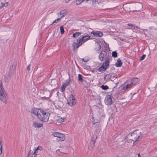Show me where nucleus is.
<instances>
[{
  "label": "nucleus",
  "instance_id": "obj_1",
  "mask_svg": "<svg viewBox=\"0 0 157 157\" xmlns=\"http://www.w3.org/2000/svg\"><path fill=\"white\" fill-rule=\"evenodd\" d=\"M141 134V132H140L138 130H136L129 133L127 137H129L130 136H131L132 138L130 139V140L133 141V144H134L140 138Z\"/></svg>",
  "mask_w": 157,
  "mask_h": 157
},
{
  "label": "nucleus",
  "instance_id": "obj_2",
  "mask_svg": "<svg viewBox=\"0 0 157 157\" xmlns=\"http://www.w3.org/2000/svg\"><path fill=\"white\" fill-rule=\"evenodd\" d=\"M50 115L49 113L40 110L39 114L38 115V117L42 122H45L48 121Z\"/></svg>",
  "mask_w": 157,
  "mask_h": 157
},
{
  "label": "nucleus",
  "instance_id": "obj_3",
  "mask_svg": "<svg viewBox=\"0 0 157 157\" xmlns=\"http://www.w3.org/2000/svg\"><path fill=\"white\" fill-rule=\"evenodd\" d=\"M110 54V52L106 49H105L103 51H101L99 55V59L101 61H103L105 58V61H109L110 59L109 58V55Z\"/></svg>",
  "mask_w": 157,
  "mask_h": 157
},
{
  "label": "nucleus",
  "instance_id": "obj_4",
  "mask_svg": "<svg viewBox=\"0 0 157 157\" xmlns=\"http://www.w3.org/2000/svg\"><path fill=\"white\" fill-rule=\"evenodd\" d=\"M0 100L5 103H6L7 100L6 93L3 87L2 82L0 81Z\"/></svg>",
  "mask_w": 157,
  "mask_h": 157
},
{
  "label": "nucleus",
  "instance_id": "obj_5",
  "mask_svg": "<svg viewBox=\"0 0 157 157\" xmlns=\"http://www.w3.org/2000/svg\"><path fill=\"white\" fill-rule=\"evenodd\" d=\"M109 61H105L103 63L101 66L98 68V71L100 72L105 71L106 69L109 66Z\"/></svg>",
  "mask_w": 157,
  "mask_h": 157
},
{
  "label": "nucleus",
  "instance_id": "obj_6",
  "mask_svg": "<svg viewBox=\"0 0 157 157\" xmlns=\"http://www.w3.org/2000/svg\"><path fill=\"white\" fill-rule=\"evenodd\" d=\"M97 138V136L96 135H92L90 142L88 146V147L89 149H91L94 147L95 141Z\"/></svg>",
  "mask_w": 157,
  "mask_h": 157
},
{
  "label": "nucleus",
  "instance_id": "obj_7",
  "mask_svg": "<svg viewBox=\"0 0 157 157\" xmlns=\"http://www.w3.org/2000/svg\"><path fill=\"white\" fill-rule=\"evenodd\" d=\"M112 96L109 95H107L104 100L105 104L107 105H109L113 103V102L112 100Z\"/></svg>",
  "mask_w": 157,
  "mask_h": 157
},
{
  "label": "nucleus",
  "instance_id": "obj_8",
  "mask_svg": "<svg viewBox=\"0 0 157 157\" xmlns=\"http://www.w3.org/2000/svg\"><path fill=\"white\" fill-rule=\"evenodd\" d=\"M91 39H92L90 38V36L86 35L85 36H83L79 40H80V42L83 43Z\"/></svg>",
  "mask_w": 157,
  "mask_h": 157
},
{
  "label": "nucleus",
  "instance_id": "obj_9",
  "mask_svg": "<svg viewBox=\"0 0 157 157\" xmlns=\"http://www.w3.org/2000/svg\"><path fill=\"white\" fill-rule=\"evenodd\" d=\"M82 44V43L80 42V40H79L78 42V43L73 42L72 46L73 47V50H75L76 49L78 48L79 46L81 45Z\"/></svg>",
  "mask_w": 157,
  "mask_h": 157
},
{
  "label": "nucleus",
  "instance_id": "obj_10",
  "mask_svg": "<svg viewBox=\"0 0 157 157\" xmlns=\"http://www.w3.org/2000/svg\"><path fill=\"white\" fill-rule=\"evenodd\" d=\"M91 34H93L94 36L98 37H101L103 35V33L99 31H93L91 32Z\"/></svg>",
  "mask_w": 157,
  "mask_h": 157
},
{
  "label": "nucleus",
  "instance_id": "obj_11",
  "mask_svg": "<svg viewBox=\"0 0 157 157\" xmlns=\"http://www.w3.org/2000/svg\"><path fill=\"white\" fill-rule=\"evenodd\" d=\"M33 126L35 128H40L43 126V124L38 123L36 121H34L33 124Z\"/></svg>",
  "mask_w": 157,
  "mask_h": 157
},
{
  "label": "nucleus",
  "instance_id": "obj_12",
  "mask_svg": "<svg viewBox=\"0 0 157 157\" xmlns=\"http://www.w3.org/2000/svg\"><path fill=\"white\" fill-rule=\"evenodd\" d=\"M67 13V11L66 9L61 10L59 13H58V14H59L60 15H62L60 17L62 18V17L65 16Z\"/></svg>",
  "mask_w": 157,
  "mask_h": 157
},
{
  "label": "nucleus",
  "instance_id": "obj_13",
  "mask_svg": "<svg viewBox=\"0 0 157 157\" xmlns=\"http://www.w3.org/2000/svg\"><path fill=\"white\" fill-rule=\"evenodd\" d=\"M39 110H38L36 108H34L31 111L32 113L34 114V115L37 116L39 114L40 111Z\"/></svg>",
  "mask_w": 157,
  "mask_h": 157
},
{
  "label": "nucleus",
  "instance_id": "obj_14",
  "mask_svg": "<svg viewBox=\"0 0 157 157\" xmlns=\"http://www.w3.org/2000/svg\"><path fill=\"white\" fill-rule=\"evenodd\" d=\"M111 74H109L106 75H105L104 78V80L106 82H107L109 81V80L110 79V78L111 77Z\"/></svg>",
  "mask_w": 157,
  "mask_h": 157
},
{
  "label": "nucleus",
  "instance_id": "obj_15",
  "mask_svg": "<svg viewBox=\"0 0 157 157\" xmlns=\"http://www.w3.org/2000/svg\"><path fill=\"white\" fill-rule=\"evenodd\" d=\"M139 79L137 78H133L131 80V83L133 86H134L139 81Z\"/></svg>",
  "mask_w": 157,
  "mask_h": 157
},
{
  "label": "nucleus",
  "instance_id": "obj_16",
  "mask_svg": "<svg viewBox=\"0 0 157 157\" xmlns=\"http://www.w3.org/2000/svg\"><path fill=\"white\" fill-rule=\"evenodd\" d=\"M59 139L57 140L59 141H63L65 138V137L64 135L59 133Z\"/></svg>",
  "mask_w": 157,
  "mask_h": 157
},
{
  "label": "nucleus",
  "instance_id": "obj_17",
  "mask_svg": "<svg viewBox=\"0 0 157 157\" xmlns=\"http://www.w3.org/2000/svg\"><path fill=\"white\" fill-rule=\"evenodd\" d=\"M122 64V63L120 59H118L116 63L115 64V65L117 67H121Z\"/></svg>",
  "mask_w": 157,
  "mask_h": 157
},
{
  "label": "nucleus",
  "instance_id": "obj_18",
  "mask_svg": "<svg viewBox=\"0 0 157 157\" xmlns=\"http://www.w3.org/2000/svg\"><path fill=\"white\" fill-rule=\"evenodd\" d=\"M132 86H133V85L132 84V83L130 82V84H127L124 86H123L122 89L124 90H126L129 88H131Z\"/></svg>",
  "mask_w": 157,
  "mask_h": 157
},
{
  "label": "nucleus",
  "instance_id": "obj_19",
  "mask_svg": "<svg viewBox=\"0 0 157 157\" xmlns=\"http://www.w3.org/2000/svg\"><path fill=\"white\" fill-rule=\"evenodd\" d=\"M95 49L96 51H99L101 49V46L100 44L96 42L95 44Z\"/></svg>",
  "mask_w": 157,
  "mask_h": 157
},
{
  "label": "nucleus",
  "instance_id": "obj_20",
  "mask_svg": "<svg viewBox=\"0 0 157 157\" xmlns=\"http://www.w3.org/2000/svg\"><path fill=\"white\" fill-rule=\"evenodd\" d=\"M92 119L93 120L92 124L94 125V124L95 123L99 122L101 121L100 118L97 119L96 117H95V118L94 117H92Z\"/></svg>",
  "mask_w": 157,
  "mask_h": 157
},
{
  "label": "nucleus",
  "instance_id": "obj_21",
  "mask_svg": "<svg viewBox=\"0 0 157 157\" xmlns=\"http://www.w3.org/2000/svg\"><path fill=\"white\" fill-rule=\"evenodd\" d=\"M70 78H69V79H67L65 82L63 83V84L67 87L69 85L70 83Z\"/></svg>",
  "mask_w": 157,
  "mask_h": 157
},
{
  "label": "nucleus",
  "instance_id": "obj_22",
  "mask_svg": "<svg viewBox=\"0 0 157 157\" xmlns=\"http://www.w3.org/2000/svg\"><path fill=\"white\" fill-rule=\"evenodd\" d=\"M82 34L81 32H76L75 33H74L72 35V37L74 38H76L77 36L80 35Z\"/></svg>",
  "mask_w": 157,
  "mask_h": 157
},
{
  "label": "nucleus",
  "instance_id": "obj_23",
  "mask_svg": "<svg viewBox=\"0 0 157 157\" xmlns=\"http://www.w3.org/2000/svg\"><path fill=\"white\" fill-rule=\"evenodd\" d=\"M96 106L100 109L102 108L103 107V106L100 100L99 101L98 103L97 104Z\"/></svg>",
  "mask_w": 157,
  "mask_h": 157
},
{
  "label": "nucleus",
  "instance_id": "obj_24",
  "mask_svg": "<svg viewBox=\"0 0 157 157\" xmlns=\"http://www.w3.org/2000/svg\"><path fill=\"white\" fill-rule=\"evenodd\" d=\"M83 76L80 74L78 75V80L81 82H82L84 81V80L82 78Z\"/></svg>",
  "mask_w": 157,
  "mask_h": 157
},
{
  "label": "nucleus",
  "instance_id": "obj_25",
  "mask_svg": "<svg viewBox=\"0 0 157 157\" xmlns=\"http://www.w3.org/2000/svg\"><path fill=\"white\" fill-rule=\"evenodd\" d=\"M75 100H70V101L67 102V104L71 106H73L75 105Z\"/></svg>",
  "mask_w": 157,
  "mask_h": 157
},
{
  "label": "nucleus",
  "instance_id": "obj_26",
  "mask_svg": "<svg viewBox=\"0 0 157 157\" xmlns=\"http://www.w3.org/2000/svg\"><path fill=\"white\" fill-rule=\"evenodd\" d=\"M42 149V147L41 146H38L36 148H35L34 149V153L35 154V153H37V151L38 150H40V151Z\"/></svg>",
  "mask_w": 157,
  "mask_h": 157
},
{
  "label": "nucleus",
  "instance_id": "obj_27",
  "mask_svg": "<svg viewBox=\"0 0 157 157\" xmlns=\"http://www.w3.org/2000/svg\"><path fill=\"white\" fill-rule=\"evenodd\" d=\"M34 155V157H35L37 155V153H35L34 154V152H33V151H32L31 150H30L29 153H28V155Z\"/></svg>",
  "mask_w": 157,
  "mask_h": 157
},
{
  "label": "nucleus",
  "instance_id": "obj_28",
  "mask_svg": "<svg viewBox=\"0 0 157 157\" xmlns=\"http://www.w3.org/2000/svg\"><path fill=\"white\" fill-rule=\"evenodd\" d=\"M112 55L113 57H116L117 56V53L116 51H113L112 53Z\"/></svg>",
  "mask_w": 157,
  "mask_h": 157
},
{
  "label": "nucleus",
  "instance_id": "obj_29",
  "mask_svg": "<svg viewBox=\"0 0 157 157\" xmlns=\"http://www.w3.org/2000/svg\"><path fill=\"white\" fill-rule=\"evenodd\" d=\"M101 88L103 90H106L109 88V86L107 85H102L101 86Z\"/></svg>",
  "mask_w": 157,
  "mask_h": 157
},
{
  "label": "nucleus",
  "instance_id": "obj_30",
  "mask_svg": "<svg viewBox=\"0 0 157 157\" xmlns=\"http://www.w3.org/2000/svg\"><path fill=\"white\" fill-rule=\"evenodd\" d=\"M86 0H76V2L77 5H79L81 4L82 2H83L84 1H85ZM86 1H88V0H86Z\"/></svg>",
  "mask_w": 157,
  "mask_h": 157
},
{
  "label": "nucleus",
  "instance_id": "obj_31",
  "mask_svg": "<svg viewBox=\"0 0 157 157\" xmlns=\"http://www.w3.org/2000/svg\"><path fill=\"white\" fill-rule=\"evenodd\" d=\"M66 87L63 84L60 89L61 92H63L64 91Z\"/></svg>",
  "mask_w": 157,
  "mask_h": 157
},
{
  "label": "nucleus",
  "instance_id": "obj_32",
  "mask_svg": "<svg viewBox=\"0 0 157 157\" xmlns=\"http://www.w3.org/2000/svg\"><path fill=\"white\" fill-rule=\"evenodd\" d=\"M69 100H75V98L72 94H71L69 95Z\"/></svg>",
  "mask_w": 157,
  "mask_h": 157
},
{
  "label": "nucleus",
  "instance_id": "obj_33",
  "mask_svg": "<svg viewBox=\"0 0 157 157\" xmlns=\"http://www.w3.org/2000/svg\"><path fill=\"white\" fill-rule=\"evenodd\" d=\"M60 33L61 34H63L64 33V27L63 26H61L60 27Z\"/></svg>",
  "mask_w": 157,
  "mask_h": 157
},
{
  "label": "nucleus",
  "instance_id": "obj_34",
  "mask_svg": "<svg viewBox=\"0 0 157 157\" xmlns=\"http://www.w3.org/2000/svg\"><path fill=\"white\" fill-rule=\"evenodd\" d=\"M2 141L0 142V155L2 153Z\"/></svg>",
  "mask_w": 157,
  "mask_h": 157
},
{
  "label": "nucleus",
  "instance_id": "obj_35",
  "mask_svg": "<svg viewBox=\"0 0 157 157\" xmlns=\"http://www.w3.org/2000/svg\"><path fill=\"white\" fill-rule=\"evenodd\" d=\"M62 19L61 17H60L59 18H57V19L55 20L53 22V23L51 25H52V24H53L55 23H58L59 21L61 20Z\"/></svg>",
  "mask_w": 157,
  "mask_h": 157
},
{
  "label": "nucleus",
  "instance_id": "obj_36",
  "mask_svg": "<svg viewBox=\"0 0 157 157\" xmlns=\"http://www.w3.org/2000/svg\"><path fill=\"white\" fill-rule=\"evenodd\" d=\"M127 25L128 26L133 27L134 29H135L136 28L137 29L138 28V26H135V25L133 24L129 23L127 24Z\"/></svg>",
  "mask_w": 157,
  "mask_h": 157
},
{
  "label": "nucleus",
  "instance_id": "obj_37",
  "mask_svg": "<svg viewBox=\"0 0 157 157\" xmlns=\"http://www.w3.org/2000/svg\"><path fill=\"white\" fill-rule=\"evenodd\" d=\"M146 56V55L145 54L143 55L139 59V60L140 61H142L145 58Z\"/></svg>",
  "mask_w": 157,
  "mask_h": 157
},
{
  "label": "nucleus",
  "instance_id": "obj_38",
  "mask_svg": "<svg viewBox=\"0 0 157 157\" xmlns=\"http://www.w3.org/2000/svg\"><path fill=\"white\" fill-rule=\"evenodd\" d=\"M53 136L55 137H56L58 138L59 137V133L57 132H55L53 134Z\"/></svg>",
  "mask_w": 157,
  "mask_h": 157
},
{
  "label": "nucleus",
  "instance_id": "obj_39",
  "mask_svg": "<svg viewBox=\"0 0 157 157\" xmlns=\"http://www.w3.org/2000/svg\"><path fill=\"white\" fill-rule=\"evenodd\" d=\"M56 152H57V153L59 155H61V154L62 153L64 154H66L65 153H63V152L62 153V152L60 151L59 150H57L56 151Z\"/></svg>",
  "mask_w": 157,
  "mask_h": 157
},
{
  "label": "nucleus",
  "instance_id": "obj_40",
  "mask_svg": "<svg viewBox=\"0 0 157 157\" xmlns=\"http://www.w3.org/2000/svg\"><path fill=\"white\" fill-rule=\"evenodd\" d=\"M4 6H5V3L1 2L0 6V8H2Z\"/></svg>",
  "mask_w": 157,
  "mask_h": 157
},
{
  "label": "nucleus",
  "instance_id": "obj_41",
  "mask_svg": "<svg viewBox=\"0 0 157 157\" xmlns=\"http://www.w3.org/2000/svg\"><path fill=\"white\" fill-rule=\"evenodd\" d=\"M31 65L30 64H29L27 66V70L28 71H30V67Z\"/></svg>",
  "mask_w": 157,
  "mask_h": 157
},
{
  "label": "nucleus",
  "instance_id": "obj_42",
  "mask_svg": "<svg viewBox=\"0 0 157 157\" xmlns=\"http://www.w3.org/2000/svg\"><path fill=\"white\" fill-rule=\"evenodd\" d=\"M64 118H60V120H59L60 121V122H63L64 121Z\"/></svg>",
  "mask_w": 157,
  "mask_h": 157
},
{
  "label": "nucleus",
  "instance_id": "obj_43",
  "mask_svg": "<svg viewBox=\"0 0 157 157\" xmlns=\"http://www.w3.org/2000/svg\"><path fill=\"white\" fill-rule=\"evenodd\" d=\"M82 60L84 62H87V61H88V59H85L84 58L82 59Z\"/></svg>",
  "mask_w": 157,
  "mask_h": 157
},
{
  "label": "nucleus",
  "instance_id": "obj_44",
  "mask_svg": "<svg viewBox=\"0 0 157 157\" xmlns=\"http://www.w3.org/2000/svg\"><path fill=\"white\" fill-rule=\"evenodd\" d=\"M8 5V2H6L5 3V6L6 7Z\"/></svg>",
  "mask_w": 157,
  "mask_h": 157
},
{
  "label": "nucleus",
  "instance_id": "obj_45",
  "mask_svg": "<svg viewBox=\"0 0 157 157\" xmlns=\"http://www.w3.org/2000/svg\"><path fill=\"white\" fill-rule=\"evenodd\" d=\"M89 0H88V1ZM90 0L92 2V3H93V5H94V3L96 2V0Z\"/></svg>",
  "mask_w": 157,
  "mask_h": 157
},
{
  "label": "nucleus",
  "instance_id": "obj_46",
  "mask_svg": "<svg viewBox=\"0 0 157 157\" xmlns=\"http://www.w3.org/2000/svg\"><path fill=\"white\" fill-rule=\"evenodd\" d=\"M16 64H13L12 66V67L13 68H16Z\"/></svg>",
  "mask_w": 157,
  "mask_h": 157
},
{
  "label": "nucleus",
  "instance_id": "obj_47",
  "mask_svg": "<svg viewBox=\"0 0 157 157\" xmlns=\"http://www.w3.org/2000/svg\"><path fill=\"white\" fill-rule=\"evenodd\" d=\"M69 1H71V0H65V2L66 3L68 2Z\"/></svg>",
  "mask_w": 157,
  "mask_h": 157
},
{
  "label": "nucleus",
  "instance_id": "obj_48",
  "mask_svg": "<svg viewBox=\"0 0 157 157\" xmlns=\"http://www.w3.org/2000/svg\"><path fill=\"white\" fill-rule=\"evenodd\" d=\"M27 157H33V156L32 155H28Z\"/></svg>",
  "mask_w": 157,
  "mask_h": 157
},
{
  "label": "nucleus",
  "instance_id": "obj_49",
  "mask_svg": "<svg viewBox=\"0 0 157 157\" xmlns=\"http://www.w3.org/2000/svg\"><path fill=\"white\" fill-rule=\"evenodd\" d=\"M138 157H140V154L139 153L138 154Z\"/></svg>",
  "mask_w": 157,
  "mask_h": 157
},
{
  "label": "nucleus",
  "instance_id": "obj_50",
  "mask_svg": "<svg viewBox=\"0 0 157 157\" xmlns=\"http://www.w3.org/2000/svg\"><path fill=\"white\" fill-rule=\"evenodd\" d=\"M2 141V140L1 137H0V142Z\"/></svg>",
  "mask_w": 157,
  "mask_h": 157
}]
</instances>
